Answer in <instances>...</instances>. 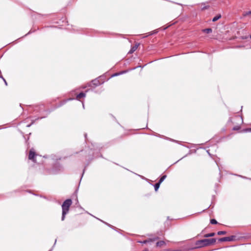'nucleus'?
Segmentation results:
<instances>
[{"label":"nucleus","instance_id":"1","mask_svg":"<svg viewBox=\"0 0 251 251\" xmlns=\"http://www.w3.org/2000/svg\"><path fill=\"white\" fill-rule=\"evenodd\" d=\"M72 203L71 199H67L64 201L62 205V221H64L65 218V215L69 211V208Z\"/></svg>","mask_w":251,"mask_h":251},{"label":"nucleus","instance_id":"2","mask_svg":"<svg viewBox=\"0 0 251 251\" xmlns=\"http://www.w3.org/2000/svg\"><path fill=\"white\" fill-rule=\"evenodd\" d=\"M216 239H204L197 241V245L201 247L207 246L214 244L216 242Z\"/></svg>","mask_w":251,"mask_h":251},{"label":"nucleus","instance_id":"3","mask_svg":"<svg viewBox=\"0 0 251 251\" xmlns=\"http://www.w3.org/2000/svg\"><path fill=\"white\" fill-rule=\"evenodd\" d=\"M235 236L232 235L229 237H225L220 238L219 241L220 242H226V241H232L235 240Z\"/></svg>","mask_w":251,"mask_h":251},{"label":"nucleus","instance_id":"4","mask_svg":"<svg viewBox=\"0 0 251 251\" xmlns=\"http://www.w3.org/2000/svg\"><path fill=\"white\" fill-rule=\"evenodd\" d=\"M36 155L33 149H31L29 151V155H28V159L30 160H32L33 162H35V160L34 157Z\"/></svg>","mask_w":251,"mask_h":251},{"label":"nucleus","instance_id":"5","mask_svg":"<svg viewBox=\"0 0 251 251\" xmlns=\"http://www.w3.org/2000/svg\"><path fill=\"white\" fill-rule=\"evenodd\" d=\"M100 84V83L99 82V80L95 79L92 81L91 84L89 85L90 86H92V85H94L95 86H98Z\"/></svg>","mask_w":251,"mask_h":251},{"label":"nucleus","instance_id":"6","mask_svg":"<svg viewBox=\"0 0 251 251\" xmlns=\"http://www.w3.org/2000/svg\"><path fill=\"white\" fill-rule=\"evenodd\" d=\"M158 239V237H156L155 238H154L153 239H150L149 240H144L143 242H141V243H142L143 244H146V243H147V242H149L154 241L155 240H157Z\"/></svg>","mask_w":251,"mask_h":251},{"label":"nucleus","instance_id":"7","mask_svg":"<svg viewBox=\"0 0 251 251\" xmlns=\"http://www.w3.org/2000/svg\"><path fill=\"white\" fill-rule=\"evenodd\" d=\"M85 96H86L85 93L81 92V93H79L78 95H77L76 99L77 100H79V99H81L82 98L85 97Z\"/></svg>","mask_w":251,"mask_h":251},{"label":"nucleus","instance_id":"8","mask_svg":"<svg viewBox=\"0 0 251 251\" xmlns=\"http://www.w3.org/2000/svg\"><path fill=\"white\" fill-rule=\"evenodd\" d=\"M166 244L165 241H160L156 243V246L157 247H162L164 246Z\"/></svg>","mask_w":251,"mask_h":251},{"label":"nucleus","instance_id":"9","mask_svg":"<svg viewBox=\"0 0 251 251\" xmlns=\"http://www.w3.org/2000/svg\"><path fill=\"white\" fill-rule=\"evenodd\" d=\"M202 31L203 32H205V33H210L212 32V30L211 28H205V29H203Z\"/></svg>","mask_w":251,"mask_h":251},{"label":"nucleus","instance_id":"10","mask_svg":"<svg viewBox=\"0 0 251 251\" xmlns=\"http://www.w3.org/2000/svg\"><path fill=\"white\" fill-rule=\"evenodd\" d=\"M221 15L220 14H219L213 18L212 21L216 22L218 20H219L220 18H221Z\"/></svg>","mask_w":251,"mask_h":251},{"label":"nucleus","instance_id":"11","mask_svg":"<svg viewBox=\"0 0 251 251\" xmlns=\"http://www.w3.org/2000/svg\"><path fill=\"white\" fill-rule=\"evenodd\" d=\"M215 233L212 232V233L205 234L204 235V237H206V238L213 237L215 235Z\"/></svg>","mask_w":251,"mask_h":251},{"label":"nucleus","instance_id":"12","mask_svg":"<svg viewBox=\"0 0 251 251\" xmlns=\"http://www.w3.org/2000/svg\"><path fill=\"white\" fill-rule=\"evenodd\" d=\"M160 185V183H159V182L156 183L154 185V189H155V191H157L158 190V188H159Z\"/></svg>","mask_w":251,"mask_h":251},{"label":"nucleus","instance_id":"13","mask_svg":"<svg viewBox=\"0 0 251 251\" xmlns=\"http://www.w3.org/2000/svg\"><path fill=\"white\" fill-rule=\"evenodd\" d=\"M166 175L162 176L159 179L158 182L161 184L164 181V180L166 178Z\"/></svg>","mask_w":251,"mask_h":251},{"label":"nucleus","instance_id":"14","mask_svg":"<svg viewBox=\"0 0 251 251\" xmlns=\"http://www.w3.org/2000/svg\"><path fill=\"white\" fill-rule=\"evenodd\" d=\"M226 233V232L225 231H220L218 232L217 234L218 235H225Z\"/></svg>","mask_w":251,"mask_h":251},{"label":"nucleus","instance_id":"15","mask_svg":"<svg viewBox=\"0 0 251 251\" xmlns=\"http://www.w3.org/2000/svg\"><path fill=\"white\" fill-rule=\"evenodd\" d=\"M137 46H134L131 49V50L129 51V52L130 53H132L136 49H137Z\"/></svg>","mask_w":251,"mask_h":251},{"label":"nucleus","instance_id":"16","mask_svg":"<svg viewBox=\"0 0 251 251\" xmlns=\"http://www.w3.org/2000/svg\"><path fill=\"white\" fill-rule=\"evenodd\" d=\"M210 223L211 224H217V222L215 219H213L210 220Z\"/></svg>","mask_w":251,"mask_h":251},{"label":"nucleus","instance_id":"17","mask_svg":"<svg viewBox=\"0 0 251 251\" xmlns=\"http://www.w3.org/2000/svg\"><path fill=\"white\" fill-rule=\"evenodd\" d=\"M251 11H248V12H245L244 14V16H247L248 15H251Z\"/></svg>","mask_w":251,"mask_h":251},{"label":"nucleus","instance_id":"18","mask_svg":"<svg viewBox=\"0 0 251 251\" xmlns=\"http://www.w3.org/2000/svg\"><path fill=\"white\" fill-rule=\"evenodd\" d=\"M208 7H209V6H203V7H202L201 9H202V10H203V9L208 8Z\"/></svg>","mask_w":251,"mask_h":251},{"label":"nucleus","instance_id":"19","mask_svg":"<svg viewBox=\"0 0 251 251\" xmlns=\"http://www.w3.org/2000/svg\"><path fill=\"white\" fill-rule=\"evenodd\" d=\"M246 131H251V128L246 129Z\"/></svg>","mask_w":251,"mask_h":251},{"label":"nucleus","instance_id":"20","mask_svg":"<svg viewBox=\"0 0 251 251\" xmlns=\"http://www.w3.org/2000/svg\"><path fill=\"white\" fill-rule=\"evenodd\" d=\"M3 79L4 81V82H5V84L6 85H7V82H6V80L4 78H3Z\"/></svg>","mask_w":251,"mask_h":251},{"label":"nucleus","instance_id":"21","mask_svg":"<svg viewBox=\"0 0 251 251\" xmlns=\"http://www.w3.org/2000/svg\"><path fill=\"white\" fill-rule=\"evenodd\" d=\"M236 129H237V127H235V128L234 127V130H235Z\"/></svg>","mask_w":251,"mask_h":251},{"label":"nucleus","instance_id":"22","mask_svg":"<svg viewBox=\"0 0 251 251\" xmlns=\"http://www.w3.org/2000/svg\"><path fill=\"white\" fill-rule=\"evenodd\" d=\"M236 129H237V127H235V128L234 127V130H235Z\"/></svg>","mask_w":251,"mask_h":251},{"label":"nucleus","instance_id":"23","mask_svg":"<svg viewBox=\"0 0 251 251\" xmlns=\"http://www.w3.org/2000/svg\"><path fill=\"white\" fill-rule=\"evenodd\" d=\"M250 38H251V35L250 36Z\"/></svg>","mask_w":251,"mask_h":251}]
</instances>
